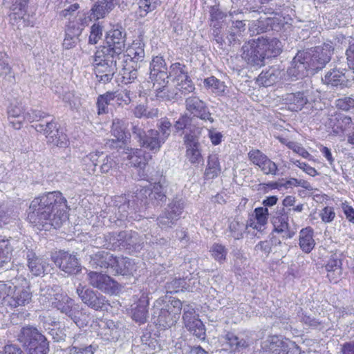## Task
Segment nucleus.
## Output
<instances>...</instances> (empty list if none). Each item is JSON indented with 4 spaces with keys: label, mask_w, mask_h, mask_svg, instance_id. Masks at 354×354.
Instances as JSON below:
<instances>
[{
    "label": "nucleus",
    "mask_w": 354,
    "mask_h": 354,
    "mask_svg": "<svg viewBox=\"0 0 354 354\" xmlns=\"http://www.w3.org/2000/svg\"><path fill=\"white\" fill-rule=\"evenodd\" d=\"M115 261V257L104 250L91 254L88 258V263L92 268L108 269L110 271Z\"/></svg>",
    "instance_id": "393cba45"
},
{
    "label": "nucleus",
    "mask_w": 354,
    "mask_h": 354,
    "mask_svg": "<svg viewBox=\"0 0 354 354\" xmlns=\"http://www.w3.org/2000/svg\"><path fill=\"white\" fill-rule=\"evenodd\" d=\"M184 207L185 204L182 198H175L168 205L165 210L172 214L174 218L178 220Z\"/></svg>",
    "instance_id": "6e6d98bb"
},
{
    "label": "nucleus",
    "mask_w": 354,
    "mask_h": 354,
    "mask_svg": "<svg viewBox=\"0 0 354 354\" xmlns=\"http://www.w3.org/2000/svg\"><path fill=\"white\" fill-rule=\"evenodd\" d=\"M169 71L164 58L161 56L153 57L150 64L149 79L153 86L163 84L169 80Z\"/></svg>",
    "instance_id": "a211bd4d"
},
{
    "label": "nucleus",
    "mask_w": 354,
    "mask_h": 354,
    "mask_svg": "<svg viewBox=\"0 0 354 354\" xmlns=\"http://www.w3.org/2000/svg\"><path fill=\"white\" fill-rule=\"evenodd\" d=\"M348 47L346 50V60L349 68L354 73V38L348 39Z\"/></svg>",
    "instance_id": "774afa93"
},
{
    "label": "nucleus",
    "mask_w": 354,
    "mask_h": 354,
    "mask_svg": "<svg viewBox=\"0 0 354 354\" xmlns=\"http://www.w3.org/2000/svg\"><path fill=\"white\" fill-rule=\"evenodd\" d=\"M114 203L115 206L118 207V212H115V214H118V219L123 220L128 217L133 218V216L130 215L133 212V209L130 208V201L126 196H119L116 197Z\"/></svg>",
    "instance_id": "ea45409f"
},
{
    "label": "nucleus",
    "mask_w": 354,
    "mask_h": 354,
    "mask_svg": "<svg viewBox=\"0 0 354 354\" xmlns=\"http://www.w3.org/2000/svg\"><path fill=\"white\" fill-rule=\"evenodd\" d=\"M209 252L213 258L220 263L225 261L227 254V250L225 247L218 243L213 244Z\"/></svg>",
    "instance_id": "e2e57ef3"
},
{
    "label": "nucleus",
    "mask_w": 354,
    "mask_h": 354,
    "mask_svg": "<svg viewBox=\"0 0 354 354\" xmlns=\"http://www.w3.org/2000/svg\"><path fill=\"white\" fill-rule=\"evenodd\" d=\"M127 122L124 120L115 118L113 120L111 126V134L116 138V140H109L105 146L109 149H116L117 152L119 153H131L132 149H127L125 151V142H124L126 138Z\"/></svg>",
    "instance_id": "9b49d317"
},
{
    "label": "nucleus",
    "mask_w": 354,
    "mask_h": 354,
    "mask_svg": "<svg viewBox=\"0 0 354 354\" xmlns=\"http://www.w3.org/2000/svg\"><path fill=\"white\" fill-rule=\"evenodd\" d=\"M169 78H172L175 82H178L189 77L187 67L180 62L171 64L169 70Z\"/></svg>",
    "instance_id": "c03bdc74"
},
{
    "label": "nucleus",
    "mask_w": 354,
    "mask_h": 354,
    "mask_svg": "<svg viewBox=\"0 0 354 354\" xmlns=\"http://www.w3.org/2000/svg\"><path fill=\"white\" fill-rule=\"evenodd\" d=\"M283 75H285L283 69H281L279 66H273L262 71L257 78V82L259 84L267 87L280 81Z\"/></svg>",
    "instance_id": "cd10ccee"
},
{
    "label": "nucleus",
    "mask_w": 354,
    "mask_h": 354,
    "mask_svg": "<svg viewBox=\"0 0 354 354\" xmlns=\"http://www.w3.org/2000/svg\"><path fill=\"white\" fill-rule=\"evenodd\" d=\"M120 59L97 50L93 57V64L97 81L103 84L110 82L118 71L117 62Z\"/></svg>",
    "instance_id": "423d86ee"
},
{
    "label": "nucleus",
    "mask_w": 354,
    "mask_h": 354,
    "mask_svg": "<svg viewBox=\"0 0 354 354\" xmlns=\"http://www.w3.org/2000/svg\"><path fill=\"white\" fill-rule=\"evenodd\" d=\"M133 265L129 258H117L115 257V263L111 267V273L121 275H128L132 272Z\"/></svg>",
    "instance_id": "79ce46f5"
},
{
    "label": "nucleus",
    "mask_w": 354,
    "mask_h": 354,
    "mask_svg": "<svg viewBox=\"0 0 354 354\" xmlns=\"http://www.w3.org/2000/svg\"><path fill=\"white\" fill-rule=\"evenodd\" d=\"M97 334L105 341H116L119 337L118 329L111 320H101Z\"/></svg>",
    "instance_id": "7c9ffc66"
},
{
    "label": "nucleus",
    "mask_w": 354,
    "mask_h": 354,
    "mask_svg": "<svg viewBox=\"0 0 354 354\" xmlns=\"http://www.w3.org/2000/svg\"><path fill=\"white\" fill-rule=\"evenodd\" d=\"M147 180L154 185L153 189L147 187L138 189L135 196L137 201L140 202L142 207L145 208L149 207L150 205H161L167 199L165 189L167 186V182L165 176L162 172L157 171Z\"/></svg>",
    "instance_id": "20e7f679"
},
{
    "label": "nucleus",
    "mask_w": 354,
    "mask_h": 354,
    "mask_svg": "<svg viewBox=\"0 0 354 354\" xmlns=\"http://www.w3.org/2000/svg\"><path fill=\"white\" fill-rule=\"evenodd\" d=\"M168 82L167 80L162 85L158 84L153 86L156 97L164 101H177L181 99V95L178 93L179 91L176 90V87L170 89L167 87Z\"/></svg>",
    "instance_id": "72a5a7b5"
},
{
    "label": "nucleus",
    "mask_w": 354,
    "mask_h": 354,
    "mask_svg": "<svg viewBox=\"0 0 354 354\" xmlns=\"http://www.w3.org/2000/svg\"><path fill=\"white\" fill-rule=\"evenodd\" d=\"M189 286L185 279L175 278L166 283L165 288L167 293H176L180 291L188 290Z\"/></svg>",
    "instance_id": "3c124183"
},
{
    "label": "nucleus",
    "mask_w": 354,
    "mask_h": 354,
    "mask_svg": "<svg viewBox=\"0 0 354 354\" xmlns=\"http://www.w3.org/2000/svg\"><path fill=\"white\" fill-rule=\"evenodd\" d=\"M184 142L187 149V155H201V145L196 135L192 133L186 134L184 137Z\"/></svg>",
    "instance_id": "a18cd8bd"
},
{
    "label": "nucleus",
    "mask_w": 354,
    "mask_h": 354,
    "mask_svg": "<svg viewBox=\"0 0 354 354\" xmlns=\"http://www.w3.org/2000/svg\"><path fill=\"white\" fill-rule=\"evenodd\" d=\"M122 242L121 249L127 250L129 254L139 252L143 248L144 241L138 232L132 230L120 232Z\"/></svg>",
    "instance_id": "5701e85b"
},
{
    "label": "nucleus",
    "mask_w": 354,
    "mask_h": 354,
    "mask_svg": "<svg viewBox=\"0 0 354 354\" xmlns=\"http://www.w3.org/2000/svg\"><path fill=\"white\" fill-rule=\"evenodd\" d=\"M203 83L205 87L210 88L212 92L216 94L223 93L226 87L224 82L214 76L205 79Z\"/></svg>",
    "instance_id": "4d7b16f0"
},
{
    "label": "nucleus",
    "mask_w": 354,
    "mask_h": 354,
    "mask_svg": "<svg viewBox=\"0 0 354 354\" xmlns=\"http://www.w3.org/2000/svg\"><path fill=\"white\" fill-rule=\"evenodd\" d=\"M325 269L330 281L337 283L338 278L342 274V261L336 254H333L328 260Z\"/></svg>",
    "instance_id": "f704fd0d"
},
{
    "label": "nucleus",
    "mask_w": 354,
    "mask_h": 354,
    "mask_svg": "<svg viewBox=\"0 0 354 354\" xmlns=\"http://www.w3.org/2000/svg\"><path fill=\"white\" fill-rule=\"evenodd\" d=\"M250 160L258 165L266 174H274L277 167L275 162L268 158V156H249Z\"/></svg>",
    "instance_id": "37998d69"
},
{
    "label": "nucleus",
    "mask_w": 354,
    "mask_h": 354,
    "mask_svg": "<svg viewBox=\"0 0 354 354\" xmlns=\"http://www.w3.org/2000/svg\"><path fill=\"white\" fill-rule=\"evenodd\" d=\"M290 110L297 111L301 110L310 101L309 91L286 93L283 98Z\"/></svg>",
    "instance_id": "a878e982"
},
{
    "label": "nucleus",
    "mask_w": 354,
    "mask_h": 354,
    "mask_svg": "<svg viewBox=\"0 0 354 354\" xmlns=\"http://www.w3.org/2000/svg\"><path fill=\"white\" fill-rule=\"evenodd\" d=\"M183 302L175 297L165 295L156 299L152 307V320L161 329L174 326L180 318Z\"/></svg>",
    "instance_id": "7ed1b4c3"
},
{
    "label": "nucleus",
    "mask_w": 354,
    "mask_h": 354,
    "mask_svg": "<svg viewBox=\"0 0 354 354\" xmlns=\"http://www.w3.org/2000/svg\"><path fill=\"white\" fill-rule=\"evenodd\" d=\"M175 87L179 91L178 93L181 95V97L192 93L195 90V86L189 76L178 82Z\"/></svg>",
    "instance_id": "13d9d810"
},
{
    "label": "nucleus",
    "mask_w": 354,
    "mask_h": 354,
    "mask_svg": "<svg viewBox=\"0 0 354 354\" xmlns=\"http://www.w3.org/2000/svg\"><path fill=\"white\" fill-rule=\"evenodd\" d=\"M149 299V294L142 292L138 299L131 305V318L139 324H143L147 321Z\"/></svg>",
    "instance_id": "412c9836"
},
{
    "label": "nucleus",
    "mask_w": 354,
    "mask_h": 354,
    "mask_svg": "<svg viewBox=\"0 0 354 354\" xmlns=\"http://www.w3.org/2000/svg\"><path fill=\"white\" fill-rule=\"evenodd\" d=\"M51 260L61 270L68 274H77L81 271V266L77 257L64 250L55 252Z\"/></svg>",
    "instance_id": "f8f14e48"
},
{
    "label": "nucleus",
    "mask_w": 354,
    "mask_h": 354,
    "mask_svg": "<svg viewBox=\"0 0 354 354\" xmlns=\"http://www.w3.org/2000/svg\"><path fill=\"white\" fill-rule=\"evenodd\" d=\"M185 104L186 110L194 117L198 118L205 122L210 123L214 122L206 103L198 96L192 95L187 97Z\"/></svg>",
    "instance_id": "ddd939ff"
},
{
    "label": "nucleus",
    "mask_w": 354,
    "mask_h": 354,
    "mask_svg": "<svg viewBox=\"0 0 354 354\" xmlns=\"http://www.w3.org/2000/svg\"><path fill=\"white\" fill-rule=\"evenodd\" d=\"M88 283L102 292L113 294L118 289V283L109 276L101 272L91 271L88 274Z\"/></svg>",
    "instance_id": "f3484780"
},
{
    "label": "nucleus",
    "mask_w": 354,
    "mask_h": 354,
    "mask_svg": "<svg viewBox=\"0 0 354 354\" xmlns=\"http://www.w3.org/2000/svg\"><path fill=\"white\" fill-rule=\"evenodd\" d=\"M262 348L263 354H300L298 347H289L286 342L277 335L270 337L263 342Z\"/></svg>",
    "instance_id": "4468645a"
},
{
    "label": "nucleus",
    "mask_w": 354,
    "mask_h": 354,
    "mask_svg": "<svg viewBox=\"0 0 354 354\" xmlns=\"http://www.w3.org/2000/svg\"><path fill=\"white\" fill-rule=\"evenodd\" d=\"M221 341L224 349L230 352H243L250 346L248 339L232 331L225 330L221 335Z\"/></svg>",
    "instance_id": "dca6fc26"
},
{
    "label": "nucleus",
    "mask_w": 354,
    "mask_h": 354,
    "mask_svg": "<svg viewBox=\"0 0 354 354\" xmlns=\"http://www.w3.org/2000/svg\"><path fill=\"white\" fill-rule=\"evenodd\" d=\"M260 44L263 46L262 50L266 54L267 59L270 57H275L279 55L282 51L281 42L277 38H264L263 37H259Z\"/></svg>",
    "instance_id": "2f4dec72"
},
{
    "label": "nucleus",
    "mask_w": 354,
    "mask_h": 354,
    "mask_svg": "<svg viewBox=\"0 0 354 354\" xmlns=\"http://www.w3.org/2000/svg\"><path fill=\"white\" fill-rule=\"evenodd\" d=\"M0 77L4 84L15 83V75L10 65V58L6 53L0 52Z\"/></svg>",
    "instance_id": "473e14b6"
},
{
    "label": "nucleus",
    "mask_w": 354,
    "mask_h": 354,
    "mask_svg": "<svg viewBox=\"0 0 354 354\" xmlns=\"http://www.w3.org/2000/svg\"><path fill=\"white\" fill-rule=\"evenodd\" d=\"M274 231L282 234L285 239H290L295 234V230L288 223V215L284 207L279 208L272 218Z\"/></svg>",
    "instance_id": "aec40b11"
},
{
    "label": "nucleus",
    "mask_w": 354,
    "mask_h": 354,
    "mask_svg": "<svg viewBox=\"0 0 354 354\" xmlns=\"http://www.w3.org/2000/svg\"><path fill=\"white\" fill-rule=\"evenodd\" d=\"M32 127L37 131L45 135L47 143L53 147L66 148L68 147L69 142L66 134L52 118L44 123H36Z\"/></svg>",
    "instance_id": "0eeeda50"
},
{
    "label": "nucleus",
    "mask_w": 354,
    "mask_h": 354,
    "mask_svg": "<svg viewBox=\"0 0 354 354\" xmlns=\"http://www.w3.org/2000/svg\"><path fill=\"white\" fill-rule=\"evenodd\" d=\"M76 292L84 304L95 310H107L110 306L105 296L91 288L82 286L81 284L77 287Z\"/></svg>",
    "instance_id": "1a4fd4ad"
},
{
    "label": "nucleus",
    "mask_w": 354,
    "mask_h": 354,
    "mask_svg": "<svg viewBox=\"0 0 354 354\" xmlns=\"http://www.w3.org/2000/svg\"><path fill=\"white\" fill-rule=\"evenodd\" d=\"M259 38L245 42L241 48V57L252 66H262L267 59Z\"/></svg>",
    "instance_id": "9d476101"
},
{
    "label": "nucleus",
    "mask_w": 354,
    "mask_h": 354,
    "mask_svg": "<svg viewBox=\"0 0 354 354\" xmlns=\"http://www.w3.org/2000/svg\"><path fill=\"white\" fill-rule=\"evenodd\" d=\"M50 115L41 110L30 109L26 112V119L30 122H39V123H44L47 120L44 119L50 118Z\"/></svg>",
    "instance_id": "680f3d73"
},
{
    "label": "nucleus",
    "mask_w": 354,
    "mask_h": 354,
    "mask_svg": "<svg viewBox=\"0 0 354 354\" xmlns=\"http://www.w3.org/2000/svg\"><path fill=\"white\" fill-rule=\"evenodd\" d=\"M164 142L156 136L148 135L140 142V145L152 153H157Z\"/></svg>",
    "instance_id": "49530a36"
},
{
    "label": "nucleus",
    "mask_w": 354,
    "mask_h": 354,
    "mask_svg": "<svg viewBox=\"0 0 354 354\" xmlns=\"http://www.w3.org/2000/svg\"><path fill=\"white\" fill-rule=\"evenodd\" d=\"M16 337L28 354L49 353V342L46 336L33 326L26 325L21 327Z\"/></svg>",
    "instance_id": "39448f33"
},
{
    "label": "nucleus",
    "mask_w": 354,
    "mask_h": 354,
    "mask_svg": "<svg viewBox=\"0 0 354 354\" xmlns=\"http://www.w3.org/2000/svg\"><path fill=\"white\" fill-rule=\"evenodd\" d=\"M286 24L284 22V18L282 19L281 17H266L263 19L261 17L259 19L253 21L252 28L257 31V33L266 32L269 28L272 30L279 31Z\"/></svg>",
    "instance_id": "bb28decb"
},
{
    "label": "nucleus",
    "mask_w": 354,
    "mask_h": 354,
    "mask_svg": "<svg viewBox=\"0 0 354 354\" xmlns=\"http://www.w3.org/2000/svg\"><path fill=\"white\" fill-rule=\"evenodd\" d=\"M126 32L122 27H116L106 33V46L97 50L104 55H112L115 58L122 59L125 48Z\"/></svg>",
    "instance_id": "6e6552de"
},
{
    "label": "nucleus",
    "mask_w": 354,
    "mask_h": 354,
    "mask_svg": "<svg viewBox=\"0 0 354 354\" xmlns=\"http://www.w3.org/2000/svg\"><path fill=\"white\" fill-rule=\"evenodd\" d=\"M19 255H21L26 260L27 266L33 275L40 276L44 273L46 263L36 254L33 249L29 248L26 245L21 248Z\"/></svg>",
    "instance_id": "6ab92c4d"
},
{
    "label": "nucleus",
    "mask_w": 354,
    "mask_h": 354,
    "mask_svg": "<svg viewBox=\"0 0 354 354\" xmlns=\"http://www.w3.org/2000/svg\"><path fill=\"white\" fill-rule=\"evenodd\" d=\"M131 166H133L136 168H138L139 174L140 178L145 179L147 177V174L145 171V168L147 164L149 158L147 156H127ZM149 159H151V156H149Z\"/></svg>",
    "instance_id": "de8ad7c7"
},
{
    "label": "nucleus",
    "mask_w": 354,
    "mask_h": 354,
    "mask_svg": "<svg viewBox=\"0 0 354 354\" xmlns=\"http://www.w3.org/2000/svg\"><path fill=\"white\" fill-rule=\"evenodd\" d=\"M183 319L185 325L189 324L192 321L198 319V315L196 314L195 308L191 304H183Z\"/></svg>",
    "instance_id": "0e129e2a"
},
{
    "label": "nucleus",
    "mask_w": 354,
    "mask_h": 354,
    "mask_svg": "<svg viewBox=\"0 0 354 354\" xmlns=\"http://www.w3.org/2000/svg\"><path fill=\"white\" fill-rule=\"evenodd\" d=\"M66 203V199L59 192L41 195L31 201L27 219L40 230L46 226L59 228L67 218Z\"/></svg>",
    "instance_id": "f257e3e1"
},
{
    "label": "nucleus",
    "mask_w": 354,
    "mask_h": 354,
    "mask_svg": "<svg viewBox=\"0 0 354 354\" xmlns=\"http://www.w3.org/2000/svg\"><path fill=\"white\" fill-rule=\"evenodd\" d=\"M177 219L174 218L172 214L165 210L157 218V223L158 226L162 230H168L172 228L177 222Z\"/></svg>",
    "instance_id": "864d4df0"
},
{
    "label": "nucleus",
    "mask_w": 354,
    "mask_h": 354,
    "mask_svg": "<svg viewBox=\"0 0 354 354\" xmlns=\"http://www.w3.org/2000/svg\"><path fill=\"white\" fill-rule=\"evenodd\" d=\"M248 227V225L243 221H239L237 218H234L230 221L228 229L231 233V236L235 239H240L243 237V234Z\"/></svg>",
    "instance_id": "603ef678"
},
{
    "label": "nucleus",
    "mask_w": 354,
    "mask_h": 354,
    "mask_svg": "<svg viewBox=\"0 0 354 354\" xmlns=\"http://www.w3.org/2000/svg\"><path fill=\"white\" fill-rule=\"evenodd\" d=\"M315 245L313 239V230L308 227L302 229L299 233V246L302 251L309 253Z\"/></svg>",
    "instance_id": "58836bf2"
},
{
    "label": "nucleus",
    "mask_w": 354,
    "mask_h": 354,
    "mask_svg": "<svg viewBox=\"0 0 354 354\" xmlns=\"http://www.w3.org/2000/svg\"><path fill=\"white\" fill-rule=\"evenodd\" d=\"M105 0L97 1L91 10L92 17L95 20L104 18L111 12Z\"/></svg>",
    "instance_id": "09e8293b"
},
{
    "label": "nucleus",
    "mask_w": 354,
    "mask_h": 354,
    "mask_svg": "<svg viewBox=\"0 0 354 354\" xmlns=\"http://www.w3.org/2000/svg\"><path fill=\"white\" fill-rule=\"evenodd\" d=\"M74 302V300L66 294L57 292L55 295V301L53 302V305L62 313H64Z\"/></svg>",
    "instance_id": "8fccbe9b"
},
{
    "label": "nucleus",
    "mask_w": 354,
    "mask_h": 354,
    "mask_svg": "<svg viewBox=\"0 0 354 354\" xmlns=\"http://www.w3.org/2000/svg\"><path fill=\"white\" fill-rule=\"evenodd\" d=\"M32 293L29 286L12 287L11 292L6 299V305L11 309L24 307L32 301Z\"/></svg>",
    "instance_id": "2eb2a0df"
},
{
    "label": "nucleus",
    "mask_w": 354,
    "mask_h": 354,
    "mask_svg": "<svg viewBox=\"0 0 354 354\" xmlns=\"http://www.w3.org/2000/svg\"><path fill=\"white\" fill-rule=\"evenodd\" d=\"M138 65L133 63H128V61L122 59V68L119 74L121 76V82L125 84L131 83L137 78Z\"/></svg>",
    "instance_id": "4c0bfd02"
},
{
    "label": "nucleus",
    "mask_w": 354,
    "mask_h": 354,
    "mask_svg": "<svg viewBox=\"0 0 354 354\" xmlns=\"http://www.w3.org/2000/svg\"><path fill=\"white\" fill-rule=\"evenodd\" d=\"M133 115L138 118L142 117L147 118H152L158 115V111L157 109H151L148 110L147 107L143 104L137 105L133 111Z\"/></svg>",
    "instance_id": "052dcab7"
},
{
    "label": "nucleus",
    "mask_w": 354,
    "mask_h": 354,
    "mask_svg": "<svg viewBox=\"0 0 354 354\" xmlns=\"http://www.w3.org/2000/svg\"><path fill=\"white\" fill-rule=\"evenodd\" d=\"M159 3L158 0H138L140 15L145 17L147 13L154 10Z\"/></svg>",
    "instance_id": "bf43d9fd"
},
{
    "label": "nucleus",
    "mask_w": 354,
    "mask_h": 354,
    "mask_svg": "<svg viewBox=\"0 0 354 354\" xmlns=\"http://www.w3.org/2000/svg\"><path fill=\"white\" fill-rule=\"evenodd\" d=\"M277 138L281 142V143L286 145V147L291 149L293 153H297L298 155H310L308 151L305 150L303 147H301L298 143L288 141V139L278 136Z\"/></svg>",
    "instance_id": "69168bd1"
},
{
    "label": "nucleus",
    "mask_w": 354,
    "mask_h": 354,
    "mask_svg": "<svg viewBox=\"0 0 354 354\" xmlns=\"http://www.w3.org/2000/svg\"><path fill=\"white\" fill-rule=\"evenodd\" d=\"M64 314L73 320L80 328L86 326L90 321L89 314L75 302L64 311Z\"/></svg>",
    "instance_id": "c85d7f7f"
},
{
    "label": "nucleus",
    "mask_w": 354,
    "mask_h": 354,
    "mask_svg": "<svg viewBox=\"0 0 354 354\" xmlns=\"http://www.w3.org/2000/svg\"><path fill=\"white\" fill-rule=\"evenodd\" d=\"M145 44L141 41H134L132 44L127 49V54H123L122 58L137 64L138 62H142L145 58Z\"/></svg>",
    "instance_id": "c756f323"
},
{
    "label": "nucleus",
    "mask_w": 354,
    "mask_h": 354,
    "mask_svg": "<svg viewBox=\"0 0 354 354\" xmlns=\"http://www.w3.org/2000/svg\"><path fill=\"white\" fill-rule=\"evenodd\" d=\"M28 1L19 0L13 5L12 12L10 14V21L12 25L17 26V28L32 26V21L30 19V15L26 12Z\"/></svg>",
    "instance_id": "4be33fe9"
},
{
    "label": "nucleus",
    "mask_w": 354,
    "mask_h": 354,
    "mask_svg": "<svg viewBox=\"0 0 354 354\" xmlns=\"http://www.w3.org/2000/svg\"><path fill=\"white\" fill-rule=\"evenodd\" d=\"M12 250L10 240L0 236V269H8L10 267Z\"/></svg>",
    "instance_id": "e433bc0d"
},
{
    "label": "nucleus",
    "mask_w": 354,
    "mask_h": 354,
    "mask_svg": "<svg viewBox=\"0 0 354 354\" xmlns=\"http://www.w3.org/2000/svg\"><path fill=\"white\" fill-rule=\"evenodd\" d=\"M8 115L10 124L16 129L21 128L22 122L26 119V113L19 105L11 104L8 110Z\"/></svg>",
    "instance_id": "c9c22d12"
},
{
    "label": "nucleus",
    "mask_w": 354,
    "mask_h": 354,
    "mask_svg": "<svg viewBox=\"0 0 354 354\" xmlns=\"http://www.w3.org/2000/svg\"><path fill=\"white\" fill-rule=\"evenodd\" d=\"M186 328L190 331L194 335L201 339L205 338V328L203 322L197 319L196 320L192 321L189 324L185 325Z\"/></svg>",
    "instance_id": "5fc2aeb1"
},
{
    "label": "nucleus",
    "mask_w": 354,
    "mask_h": 354,
    "mask_svg": "<svg viewBox=\"0 0 354 354\" xmlns=\"http://www.w3.org/2000/svg\"><path fill=\"white\" fill-rule=\"evenodd\" d=\"M333 52L331 44L299 51L293 58L291 66L287 71L290 77L299 79L308 75L309 71L317 72L330 62Z\"/></svg>",
    "instance_id": "f03ea898"
},
{
    "label": "nucleus",
    "mask_w": 354,
    "mask_h": 354,
    "mask_svg": "<svg viewBox=\"0 0 354 354\" xmlns=\"http://www.w3.org/2000/svg\"><path fill=\"white\" fill-rule=\"evenodd\" d=\"M102 27L99 24H94L91 28L88 43L96 44L102 37Z\"/></svg>",
    "instance_id": "338daca9"
},
{
    "label": "nucleus",
    "mask_w": 354,
    "mask_h": 354,
    "mask_svg": "<svg viewBox=\"0 0 354 354\" xmlns=\"http://www.w3.org/2000/svg\"><path fill=\"white\" fill-rule=\"evenodd\" d=\"M171 132V123L167 118H162L158 123V130L151 129L148 131L151 136H156L164 143L169 138Z\"/></svg>",
    "instance_id": "a19ab883"
},
{
    "label": "nucleus",
    "mask_w": 354,
    "mask_h": 354,
    "mask_svg": "<svg viewBox=\"0 0 354 354\" xmlns=\"http://www.w3.org/2000/svg\"><path fill=\"white\" fill-rule=\"evenodd\" d=\"M344 70L333 68L328 71L322 78V82L331 87L343 88L347 87L349 80L346 75Z\"/></svg>",
    "instance_id": "b1692460"
}]
</instances>
